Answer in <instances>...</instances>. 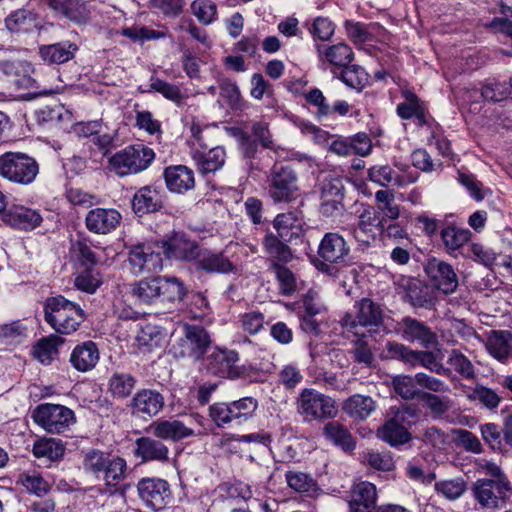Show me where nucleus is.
<instances>
[{"label": "nucleus", "instance_id": "nucleus-5", "mask_svg": "<svg viewBox=\"0 0 512 512\" xmlns=\"http://www.w3.org/2000/svg\"><path fill=\"white\" fill-rule=\"evenodd\" d=\"M38 174L39 163L29 154L9 151L0 155V178L18 185H30Z\"/></svg>", "mask_w": 512, "mask_h": 512}, {"label": "nucleus", "instance_id": "nucleus-6", "mask_svg": "<svg viewBox=\"0 0 512 512\" xmlns=\"http://www.w3.org/2000/svg\"><path fill=\"white\" fill-rule=\"evenodd\" d=\"M153 149L143 144L130 145L108 159L109 169L120 177L138 174L154 161Z\"/></svg>", "mask_w": 512, "mask_h": 512}, {"label": "nucleus", "instance_id": "nucleus-21", "mask_svg": "<svg viewBox=\"0 0 512 512\" xmlns=\"http://www.w3.org/2000/svg\"><path fill=\"white\" fill-rule=\"evenodd\" d=\"M122 221L121 213L114 208H94L85 216L86 228L95 234L106 235L116 230Z\"/></svg>", "mask_w": 512, "mask_h": 512}, {"label": "nucleus", "instance_id": "nucleus-63", "mask_svg": "<svg viewBox=\"0 0 512 512\" xmlns=\"http://www.w3.org/2000/svg\"><path fill=\"white\" fill-rule=\"evenodd\" d=\"M396 175L388 165H375L368 169V178L383 187H387L390 184L395 185Z\"/></svg>", "mask_w": 512, "mask_h": 512}, {"label": "nucleus", "instance_id": "nucleus-43", "mask_svg": "<svg viewBox=\"0 0 512 512\" xmlns=\"http://www.w3.org/2000/svg\"><path fill=\"white\" fill-rule=\"evenodd\" d=\"M93 242L88 238H79L71 245V252L73 256L86 268H93L98 263V256L94 252Z\"/></svg>", "mask_w": 512, "mask_h": 512}, {"label": "nucleus", "instance_id": "nucleus-4", "mask_svg": "<svg viewBox=\"0 0 512 512\" xmlns=\"http://www.w3.org/2000/svg\"><path fill=\"white\" fill-rule=\"evenodd\" d=\"M417 417V408L413 405L392 407L389 418L377 430V437L392 447L408 443L411 434L408 429Z\"/></svg>", "mask_w": 512, "mask_h": 512}, {"label": "nucleus", "instance_id": "nucleus-36", "mask_svg": "<svg viewBox=\"0 0 512 512\" xmlns=\"http://www.w3.org/2000/svg\"><path fill=\"white\" fill-rule=\"evenodd\" d=\"M273 227L285 242L298 238L302 231V223L295 212L278 214L273 221Z\"/></svg>", "mask_w": 512, "mask_h": 512}, {"label": "nucleus", "instance_id": "nucleus-45", "mask_svg": "<svg viewBox=\"0 0 512 512\" xmlns=\"http://www.w3.org/2000/svg\"><path fill=\"white\" fill-rule=\"evenodd\" d=\"M392 385L395 393L404 400H418L420 395L424 392L418 388L416 374L414 376L397 375L393 377Z\"/></svg>", "mask_w": 512, "mask_h": 512}, {"label": "nucleus", "instance_id": "nucleus-40", "mask_svg": "<svg viewBox=\"0 0 512 512\" xmlns=\"http://www.w3.org/2000/svg\"><path fill=\"white\" fill-rule=\"evenodd\" d=\"M441 239L449 254L459 250L471 239L468 229L448 225L441 230Z\"/></svg>", "mask_w": 512, "mask_h": 512}, {"label": "nucleus", "instance_id": "nucleus-34", "mask_svg": "<svg viewBox=\"0 0 512 512\" xmlns=\"http://www.w3.org/2000/svg\"><path fill=\"white\" fill-rule=\"evenodd\" d=\"M195 260L196 268L207 273H229L234 269L229 259L221 253L199 251Z\"/></svg>", "mask_w": 512, "mask_h": 512}, {"label": "nucleus", "instance_id": "nucleus-7", "mask_svg": "<svg viewBox=\"0 0 512 512\" xmlns=\"http://www.w3.org/2000/svg\"><path fill=\"white\" fill-rule=\"evenodd\" d=\"M267 191L275 203L292 201L298 192V175L292 166L275 163L267 175Z\"/></svg>", "mask_w": 512, "mask_h": 512}, {"label": "nucleus", "instance_id": "nucleus-17", "mask_svg": "<svg viewBox=\"0 0 512 512\" xmlns=\"http://www.w3.org/2000/svg\"><path fill=\"white\" fill-rule=\"evenodd\" d=\"M510 482L507 478L502 480L478 479L473 484V495L477 502L487 508H496L506 498L510 491Z\"/></svg>", "mask_w": 512, "mask_h": 512}, {"label": "nucleus", "instance_id": "nucleus-61", "mask_svg": "<svg viewBox=\"0 0 512 512\" xmlns=\"http://www.w3.org/2000/svg\"><path fill=\"white\" fill-rule=\"evenodd\" d=\"M418 439L436 450H444L448 445V436L436 426L425 428Z\"/></svg>", "mask_w": 512, "mask_h": 512}, {"label": "nucleus", "instance_id": "nucleus-3", "mask_svg": "<svg viewBox=\"0 0 512 512\" xmlns=\"http://www.w3.org/2000/svg\"><path fill=\"white\" fill-rule=\"evenodd\" d=\"M44 318L57 333L69 335L79 328L85 313L79 304L58 295L45 300Z\"/></svg>", "mask_w": 512, "mask_h": 512}, {"label": "nucleus", "instance_id": "nucleus-51", "mask_svg": "<svg viewBox=\"0 0 512 512\" xmlns=\"http://www.w3.org/2000/svg\"><path fill=\"white\" fill-rule=\"evenodd\" d=\"M357 225L360 231L367 234V238H376L377 234L381 233L384 229L382 220L371 209H365L358 219Z\"/></svg>", "mask_w": 512, "mask_h": 512}, {"label": "nucleus", "instance_id": "nucleus-12", "mask_svg": "<svg viewBox=\"0 0 512 512\" xmlns=\"http://www.w3.org/2000/svg\"><path fill=\"white\" fill-rule=\"evenodd\" d=\"M137 492L143 504L152 511H161L172 502L170 484L162 478L146 477L137 483Z\"/></svg>", "mask_w": 512, "mask_h": 512}, {"label": "nucleus", "instance_id": "nucleus-49", "mask_svg": "<svg viewBox=\"0 0 512 512\" xmlns=\"http://www.w3.org/2000/svg\"><path fill=\"white\" fill-rule=\"evenodd\" d=\"M416 366H422L429 371L442 376H447L450 372L449 369L437 359L433 352L427 350H416L412 367Z\"/></svg>", "mask_w": 512, "mask_h": 512}, {"label": "nucleus", "instance_id": "nucleus-64", "mask_svg": "<svg viewBox=\"0 0 512 512\" xmlns=\"http://www.w3.org/2000/svg\"><path fill=\"white\" fill-rule=\"evenodd\" d=\"M273 268L282 294L291 295L296 290V279L294 274L287 267L278 263H274Z\"/></svg>", "mask_w": 512, "mask_h": 512}, {"label": "nucleus", "instance_id": "nucleus-48", "mask_svg": "<svg viewBox=\"0 0 512 512\" xmlns=\"http://www.w3.org/2000/svg\"><path fill=\"white\" fill-rule=\"evenodd\" d=\"M151 91L160 93L164 98L172 101L177 106H181L185 100V96L177 85L159 78H151L150 88L146 92Z\"/></svg>", "mask_w": 512, "mask_h": 512}, {"label": "nucleus", "instance_id": "nucleus-26", "mask_svg": "<svg viewBox=\"0 0 512 512\" xmlns=\"http://www.w3.org/2000/svg\"><path fill=\"white\" fill-rule=\"evenodd\" d=\"M163 177L167 189L176 194H184L195 186L194 171L185 165H171L164 169Z\"/></svg>", "mask_w": 512, "mask_h": 512}, {"label": "nucleus", "instance_id": "nucleus-25", "mask_svg": "<svg viewBox=\"0 0 512 512\" xmlns=\"http://www.w3.org/2000/svg\"><path fill=\"white\" fill-rule=\"evenodd\" d=\"M164 404V397L157 390L140 389L132 397L130 408L135 415L153 417L163 409Z\"/></svg>", "mask_w": 512, "mask_h": 512}, {"label": "nucleus", "instance_id": "nucleus-42", "mask_svg": "<svg viewBox=\"0 0 512 512\" xmlns=\"http://www.w3.org/2000/svg\"><path fill=\"white\" fill-rule=\"evenodd\" d=\"M64 343V339L58 335H50L42 338L33 348L34 357L44 365H48L58 354V347Z\"/></svg>", "mask_w": 512, "mask_h": 512}, {"label": "nucleus", "instance_id": "nucleus-33", "mask_svg": "<svg viewBox=\"0 0 512 512\" xmlns=\"http://www.w3.org/2000/svg\"><path fill=\"white\" fill-rule=\"evenodd\" d=\"M99 358L97 345L93 341H85L73 349L70 363L77 371L87 372L96 366Z\"/></svg>", "mask_w": 512, "mask_h": 512}, {"label": "nucleus", "instance_id": "nucleus-55", "mask_svg": "<svg viewBox=\"0 0 512 512\" xmlns=\"http://www.w3.org/2000/svg\"><path fill=\"white\" fill-rule=\"evenodd\" d=\"M435 490L448 500H456L466 491V483L462 478L438 481Z\"/></svg>", "mask_w": 512, "mask_h": 512}, {"label": "nucleus", "instance_id": "nucleus-16", "mask_svg": "<svg viewBox=\"0 0 512 512\" xmlns=\"http://www.w3.org/2000/svg\"><path fill=\"white\" fill-rule=\"evenodd\" d=\"M127 262L132 274L157 273L162 270L163 259L160 251L150 245H137L130 249Z\"/></svg>", "mask_w": 512, "mask_h": 512}, {"label": "nucleus", "instance_id": "nucleus-53", "mask_svg": "<svg viewBox=\"0 0 512 512\" xmlns=\"http://www.w3.org/2000/svg\"><path fill=\"white\" fill-rule=\"evenodd\" d=\"M457 181L476 201H482L485 196L490 193V190L485 188L483 184L471 173L458 171Z\"/></svg>", "mask_w": 512, "mask_h": 512}, {"label": "nucleus", "instance_id": "nucleus-38", "mask_svg": "<svg viewBox=\"0 0 512 512\" xmlns=\"http://www.w3.org/2000/svg\"><path fill=\"white\" fill-rule=\"evenodd\" d=\"M343 410L355 420H365L375 410V402L369 396L355 394L344 402Z\"/></svg>", "mask_w": 512, "mask_h": 512}, {"label": "nucleus", "instance_id": "nucleus-27", "mask_svg": "<svg viewBox=\"0 0 512 512\" xmlns=\"http://www.w3.org/2000/svg\"><path fill=\"white\" fill-rule=\"evenodd\" d=\"M162 249L168 258L178 260L196 259L199 252L198 245L189 240L183 233H174L162 242Z\"/></svg>", "mask_w": 512, "mask_h": 512}, {"label": "nucleus", "instance_id": "nucleus-58", "mask_svg": "<svg viewBox=\"0 0 512 512\" xmlns=\"http://www.w3.org/2000/svg\"><path fill=\"white\" fill-rule=\"evenodd\" d=\"M191 11L198 21L204 25L211 24L217 15V7L210 0H194L191 3Z\"/></svg>", "mask_w": 512, "mask_h": 512}, {"label": "nucleus", "instance_id": "nucleus-35", "mask_svg": "<svg viewBox=\"0 0 512 512\" xmlns=\"http://www.w3.org/2000/svg\"><path fill=\"white\" fill-rule=\"evenodd\" d=\"M77 49L75 44L63 41L41 46L39 54L43 61L48 64H62L71 60Z\"/></svg>", "mask_w": 512, "mask_h": 512}, {"label": "nucleus", "instance_id": "nucleus-14", "mask_svg": "<svg viewBox=\"0 0 512 512\" xmlns=\"http://www.w3.org/2000/svg\"><path fill=\"white\" fill-rule=\"evenodd\" d=\"M211 345L208 332L198 325H186L184 336L174 345L175 354L193 361L200 360Z\"/></svg>", "mask_w": 512, "mask_h": 512}, {"label": "nucleus", "instance_id": "nucleus-10", "mask_svg": "<svg viewBox=\"0 0 512 512\" xmlns=\"http://www.w3.org/2000/svg\"><path fill=\"white\" fill-rule=\"evenodd\" d=\"M319 213L324 218H336L345 211V186L343 179L336 175L326 176L319 185Z\"/></svg>", "mask_w": 512, "mask_h": 512}, {"label": "nucleus", "instance_id": "nucleus-60", "mask_svg": "<svg viewBox=\"0 0 512 512\" xmlns=\"http://www.w3.org/2000/svg\"><path fill=\"white\" fill-rule=\"evenodd\" d=\"M489 27L507 36L512 35V3L500 4V16L494 17Z\"/></svg>", "mask_w": 512, "mask_h": 512}, {"label": "nucleus", "instance_id": "nucleus-15", "mask_svg": "<svg viewBox=\"0 0 512 512\" xmlns=\"http://www.w3.org/2000/svg\"><path fill=\"white\" fill-rule=\"evenodd\" d=\"M34 69L30 62L16 55L0 59V77L18 89L36 88V80L31 74Z\"/></svg>", "mask_w": 512, "mask_h": 512}, {"label": "nucleus", "instance_id": "nucleus-2", "mask_svg": "<svg viewBox=\"0 0 512 512\" xmlns=\"http://www.w3.org/2000/svg\"><path fill=\"white\" fill-rule=\"evenodd\" d=\"M185 292L184 285L175 277L145 278L132 285V295L142 305L180 301Z\"/></svg>", "mask_w": 512, "mask_h": 512}, {"label": "nucleus", "instance_id": "nucleus-32", "mask_svg": "<svg viewBox=\"0 0 512 512\" xmlns=\"http://www.w3.org/2000/svg\"><path fill=\"white\" fill-rule=\"evenodd\" d=\"M486 349L488 353L505 364L512 358V332L493 330L486 340Z\"/></svg>", "mask_w": 512, "mask_h": 512}, {"label": "nucleus", "instance_id": "nucleus-39", "mask_svg": "<svg viewBox=\"0 0 512 512\" xmlns=\"http://www.w3.org/2000/svg\"><path fill=\"white\" fill-rule=\"evenodd\" d=\"M324 435L344 451H352L356 446L355 439L348 428L337 421L329 422L324 426Z\"/></svg>", "mask_w": 512, "mask_h": 512}, {"label": "nucleus", "instance_id": "nucleus-59", "mask_svg": "<svg viewBox=\"0 0 512 512\" xmlns=\"http://www.w3.org/2000/svg\"><path fill=\"white\" fill-rule=\"evenodd\" d=\"M20 481L29 493L38 497L46 495L50 490L48 482L37 472L21 475Z\"/></svg>", "mask_w": 512, "mask_h": 512}, {"label": "nucleus", "instance_id": "nucleus-57", "mask_svg": "<svg viewBox=\"0 0 512 512\" xmlns=\"http://www.w3.org/2000/svg\"><path fill=\"white\" fill-rule=\"evenodd\" d=\"M418 400L437 417L445 414L451 407L450 400L447 397H440L431 392L424 391Z\"/></svg>", "mask_w": 512, "mask_h": 512}, {"label": "nucleus", "instance_id": "nucleus-31", "mask_svg": "<svg viewBox=\"0 0 512 512\" xmlns=\"http://www.w3.org/2000/svg\"><path fill=\"white\" fill-rule=\"evenodd\" d=\"M135 446V456L141 458L142 462L164 463L169 460V449L159 438L140 437Z\"/></svg>", "mask_w": 512, "mask_h": 512}, {"label": "nucleus", "instance_id": "nucleus-52", "mask_svg": "<svg viewBox=\"0 0 512 512\" xmlns=\"http://www.w3.org/2000/svg\"><path fill=\"white\" fill-rule=\"evenodd\" d=\"M447 363L464 379H473L475 377L472 362L459 350L453 349L449 353Z\"/></svg>", "mask_w": 512, "mask_h": 512}, {"label": "nucleus", "instance_id": "nucleus-1", "mask_svg": "<svg viewBox=\"0 0 512 512\" xmlns=\"http://www.w3.org/2000/svg\"><path fill=\"white\" fill-rule=\"evenodd\" d=\"M82 467L86 474L103 480L106 492L114 495L126 478L127 463L118 456H110L99 449L83 451Z\"/></svg>", "mask_w": 512, "mask_h": 512}, {"label": "nucleus", "instance_id": "nucleus-37", "mask_svg": "<svg viewBox=\"0 0 512 512\" xmlns=\"http://www.w3.org/2000/svg\"><path fill=\"white\" fill-rule=\"evenodd\" d=\"M319 55L333 66L345 67L354 59L352 48L346 43H337L331 46L318 45Z\"/></svg>", "mask_w": 512, "mask_h": 512}, {"label": "nucleus", "instance_id": "nucleus-20", "mask_svg": "<svg viewBox=\"0 0 512 512\" xmlns=\"http://www.w3.org/2000/svg\"><path fill=\"white\" fill-rule=\"evenodd\" d=\"M317 253L329 263L344 264L350 255V246L339 233L327 232L319 243Z\"/></svg>", "mask_w": 512, "mask_h": 512}, {"label": "nucleus", "instance_id": "nucleus-30", "mask_svg": "<svg viewBox=\"0 0 512 512\" xmlns=\"http://www.w3.org/2000/svg\"><path fill=\"white\" fill-rule=\"evenodd\" d=\"M3 220L13 228L32 230L41 224L43 218L38 210L24 206H14L4 213Z\"/></svg>", "mask_w": 512, "mask_h": 512}, {"label": "nucleus", "instance_id": "nucleus-44", "mask_svg": "<svg viewBox=\"0 0 512 512\" xmlns=\"http://www.w3.org/2000/svg\"><path fill=\"white\" fill-rule=\"evenodd\" d=\"M65 447L60 440L54 438H42L33 445V454L36 458H45L49 461H57L64 455Z\"/></svg>", "mask_w": 512, "mask_h": 512}, {"label": "nucleus", "instance_id": "nucleus-56", "mask_svg": "<svg viewBox=\"0 0 512 512\" xmlns=\"http://www.w3.org/2000/svg\"><path fill=\"white\" fill-rule=\"evenodd\" d=\"M363 462L371 468L381 471H391L395 467L393 457L389 452L369 450L363 454Z\"/></svg>", "mask_w": 512, "mask_h": 512}, {"label": "nucleus", "instance_id": "nucleus-47", "mask_svg": "<svg viewBox=\"0 0 512 512\" xmlns=\"http://www.w3.org/2000/svg\"><path fill=\"white\" fill-rule=\"evenodd\" d=\"M136 385V379L129 373L116 372L109 379V391L119 399L128 397Z\"/></svg>", "mask_w": 512, "mask_h": 512}, {"label": "nucleus", "instance_id": "nucleus-24", "mask_svg": "<svg viewBox=\"0 0 512 512\" xmlns=\"http://www.w3.org/2000/svg\"><path fill=\"white\" fill-rule=\"evenodd\" d=\"M478 94L485 101L492 103L501 102L511 95V83L492 79L487 80L482 85L480 92L477 89L467 90L465 100L471 102V110H478L476 107Z\"/></svg>", "mask_w": 512, "mask_h": 512}, {"label": "nucleus", "instance_id": "nucleus-8", "mask_svg": "<svg viewBox=\"0 0 512 512\" xmlns=\"http://www.w3.org/2000/svg\"><path fill=\"white\" fill-rule=\"evenodd\" d=\"M353 312H347L340 320L343 328L358 335V328L379 327L383 322L384 311L380 304L370 298L356 301Z\"/></svg>", "mask_w": 512, "mask_h": 512}, {"label": "nucleus", "instance_id": "nucleus-18", "mask_svg": "<svg viewBox=\"0 0 512 512\" xmlns=\"http://www.w3.org/2000/svg\"><path fill=\"white\" fill-rule=\"evenodd\" d=\"M395 332L404 341L418 342L425 349L437 344V335L424 322L410 316H406L396 323Z\"/></svg>", "mask_w": 512, "mask_h": 512}, {"label": "nucleus", "instance_id": "nucleus-22", "mask_svg": "<svg viewBox=\"0 0 512 512\" xmlns=\"http://www.w3.org/2000/svg\"><path fill=\"white\" fill-rule=\"evenodd\" d=\"M425 271L437 289L444 294L453 293L458 287V277L452 265L433 258L428 261Z\"/></svg>", "mask_w": 512, "mask_h": 512}, {"label": "nucleus", "instance_id": "nucleus-46", "mask_svg": "<svg viewBox=\"0 0 512 512\" xmlns=\"http://www.w3.org/2000/svg\"><path fill=\"white\" fill-rule=\"evenodd\" d=\"M229 403L233 422L236 425H242L250 420L258 409V401L253 397H243Z\"/></svg>", "mask_w": 512, "mask_h": 512}, {"label": "nucleus", "instance_id": "nucleus-62", "mask_svg": "<svg viewBox=\"0 0 512 512\" xmlns=\"http://www.w3.org/2000/svg\"><path fill=\"white\" fill-rule=\"evenodd\" d=\"M75 286L78 290L93 294L101 285L99 273L92 271V268L86 269L75 278Z\"/></svg>", "mask_w": 512, "mask_h": 512}, {"label": "nucleus", "instance_id": "nucleus-13", "mask_svg": "<svg viewBox=\"0 0 512 512\" xmlns=\"http://www.w3.org/2000/svg\"><path fill=\"white\" fill-rule=\"evenodd\" d=\"M34 421L49 433H62L74 423V412L62 405L41 404L33 412Z\"/></svg>", "mask_w": 512, "mask_h": 512}, {"label": "nucleus", "instance_id": "nucleus-54", "mask_svg": "<svg viewBox=\"0 0 512 512\" xmlns=\"http://www.w3.org/2000/svg\"><path fill=\"white\" fill-rule=\"evenodd\" d=\"M470 398L491 411L496 410L502 401V397L495 390L483 385H476Z\"/></svg>", "mask_w": 512, "mask_h": 512}, {"label": "nucleus", "instance_id": "nucleus-50", "mask_svg": "<svg viewBox=\"0 0 512 512\" xmlns=\"http://www.w3.org/2000/svg\"><path fill=\"white\" fill-rule=\"evenodd\" d=\"M339 78L351 89L361 91L367 82V73L358 65H347L343 67Z\"/></svg>", "mask_w": 512, "mask_h": 512}, {"label": "nucleus", "instance_id": "nucleus-28", "mask_svg": "<svg viewBox=\"0 0 512 512\" xmlns=\"http://www.w3.org/2000/svg\"><path fill=\"white\" fill-rule=\"evenodd\" d=\"M148 432L156 438L172 440L174 442L194 434L191 428H188L183 422L177 419L156 420L149 425Z\"/></svg>", "mask_w": 512, "mask_h": 512}, {"label": "nucleus", "instance_id": "nucleus-11", "mask_svg": "<svg viewBox=\"0 0 512 512\" xmlns=\"http://www.w3.org/2000/svg\"><path fill=\"white\" fill-rule=\"evenodd\" d=\"M207 370L218 377L239 379L249 375L245 365H239V355L234 350L215 348L206 359Z\"/></svg>", "mask_w": 512, "mask_h": 512}, {"label": "nucleus", "instance_id": "nucleus-23", "mask_svg": "<svg viewBox=\"0 0 512 512\" xmlns=\"http://www.w3.org/2000/svg\"><path fill=\"white\" fill-rule=\"evenodd\" d=\"M165 195L161 188L143 186L136 191L132 199V209L138 216L154 213L164 206Z\"/></svg>", "mask_w": 512, "mask_h": 512}, {"label": "nucleus", "instance_id": "nucleus-9", "mask_svg": "<svg viewBox=\"0 0 512 512\" xmlns=\"http://www.w3.org/2000/svg\"><path fill=\"white\" fill-rule=\"evenodd\" d=\"M296 408L305 421L333 418L337 414L335 402L331 397L309 388L301 391Z\"/></svg>", "mask_w": 512, "mask_h": 512}, {"label": "nucleus", "instance_id": "nucleus-29", "mask_svg": "<svg viewBox=\"0 0 512 512\" xmlns=\"http://www.w3.org/2000/svg\"><path fill=\"white\" fill-rule=\"evenodd\" d=\"M377 501L376 486L362 481L353 486L349 501L350 512H374Z\"/></svg>", "mask_w": 512, "mask_h": 512}, {"label": "nucleus", "instance_id": "nucleus-19", "mask_svg": "<svg viewBox=\"0 0 512 512\" xmlns=\"http://www.w3.org/2000/svg\"><path fill=\"white\" fill-rule=\"evenodd\" d=\"M193 137L202 150H195L193 160L197 163L200 171L204 174L214 173L220 170L226 161V151L222 146L210 148L202 143V131L199 127L192 128Z\"/></svg>", "mask_w": 512, "mask_h": 512}, {"label": "nucleus", "instance_id": "nucleus-41", "mask_svg": "<svg viewBox=\"0 0 512 512\" xmlns=\"http://www.w3.org/2000/svg\"><path fill=\"white\" fill-rule=\"evenodd\" d=\"M279 236L267 233L263 239L265 253L276 263H287L292 259V251Z\"/></svg>", "mask_w": 512, "mask_h": 512}]
</instances>
